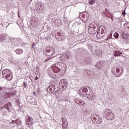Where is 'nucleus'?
Listing matches in <instances>:
<instances>
[{"mask_svg": "<svg viewBox=\"0 0 129 129\" xmlns=\"http://www.w3.org/2000/svg\"><path fill=\"white\" fill-rule=\"evenodd\" d=\"M2 75L4 78L8 81H11L13 79V74L9 69L4 70L2 72Z\"/></svg>", "mask_w": 129, "mask_h": 129, "instance_id": "nucleus-1", "label": "nucleus"}, {"mask_svg": "<svg viewBox=\"0 0 129 129\" xmlns=\"http://www.w3.org/2000/svg\"><path fill=\"white\" fill-rule=\"evenodd\" d=\"M96 27H97V24L96 22H92L89 27L88 29V33L91 35H94L97 32V29L96 30Z\"/></svg>", "mask_w": 129, "mask_h": 129, "instance_id": "nucleus-2", "label": "nucleus"}, {"mask_svg": "<svg viewBox=\"0 0 129 129\" xmlns=\"http://www.w3.org/2000/svg\"><path fill=\"white\" fill-rule=\"evenodd\" d=\"M88 89L86 88H81L79 90V94L80 96H85L87 94Z\"/></svg>", "mask_w": 129, "mask_h": 129, "instance_id": "nucleus-3", "label": "nucleus"}, {"mask_svg": "<svg viewBox=\"0 0 129 129\" xmlns=\"http://www.w3.org/2000/svg\"><path fill=\"white\" fill-rule=\"evenodd\" d=\"M67 84H68V83L65 79L60 80L59 82V85L61 86L62 89H66V87H67Z\"/></svg>", "mask_w": 129, "mask_h": 129, "instance_id": "nucleus-4", "label": "nucleus"}, {"mask_svg": "<svg viewBox=\"0 0 129 129\" xmlns=\"http://www.w3.org/2000/svg\"><path fill=\"white\" fill-rule=\"evenodd\" d=\"M74 101L76 103H77V104H79L82 106H85V105H86V103H85V102H84L83 100L78 98L75 99Z\"/></svg>", "mask_w": 129, "mask_h": 129, "instance_id": "nucleus-5", "label": "nucleus"}, {"mask_svg": "<svg viewBox=\"0 0 129 129\" xmlns=\"http://www.w3.org/2000/svg\"><path fill=\"white\" fill-rule=\"evenodd\" d=\"M47 92L53 93L55 91V85H50L46 89Z\"/></svg>", "mask_w": 129, "mask_h": 129, "instance_id": "nucleus-6", "label": "nucleus"}, {"mask_svg": "<svg viewBox=\"0 0 129 129\" xmlns=\"http://www.w3.org/2000/svg\"><path fill=\"white\" fill-rule=\"evenodd\" d=\"M26 124L27 125H29V126H31V125L33 124V118L32 117L29 116L28 118L26 119Z\"/></svg>", "mask_w": 129, "mask_h": 129, "instance_id": "nucleus-7", "label": "nucleus"}, {"mask_svg": "<svg viewBox=\"0 0 129 129\" xmlns=\"http://www.w3.org/2000/svg\"><path fill=\"white\" fill-rule=\"evenodd\" d=\"M97 34L96 35V37L97 39H102L103 38L104 35L101 34L100 33V27L97 29Z\"/></svg>", "mask_w": 129, "mask_h": 129, "instance_id": "nucleus-8", "label": "nucleus"}, {"mask_svg": "<svg viewBox=\"0 0 129 129\" xmlns=\"http://www.w3.org/2000/svg\"><path fill=\"white\" fill-rule=\"evenodd\" d=\"M96 68L98 69H101L103 67V62H97L96 66Z\"/></svg>", "mask_w": 129, "mask_h": 129, "instance_id": "nucleus-9", "label": "nucleus"}, {"mask_svg": "<svg viewBox=\"0 0 129 129\" xmlns=\"http://www.w3.org/2000/svg\"><path fill=\"white\" fill-rule=\"evenodd\" d=\"M52 69L54 73H58L60 71V69L56 66H53Z\"/></svg>", "mask_w": 129, "mask_h": 129, "instance_id": "nucleus-10", "label": "nucleus"}, {"mask_svg": "<svg viewBox=\"0 0 129 129\" xmlns=\"http://www.w3.org/2000/svg\"><path fill=\"white\" fill-rule=\"evenodd\" d=\"M36 10H38L40 12L41 10L43 8V7H42L41 4H37L36 6Z\"/></svg>", "mask_w": 129, "mask_h": 129, "instance_id": "nucleus-11", "label": "nucleus"}, {"mask_svg": "<svg viewBox=\"0 0 129 129\" xmlns=\"http://www.w3.org/2000/svg\"><path fill=\"white\" fill-rule=\"evenodd\" d=\"M121 55V52H120L118 50H116L115 52V54H114V57H117V56H120Z\"/></svg>", "mask_w": 129, "mask_h": 129, "instance_id": "nucleus-12", "label": "nucleus"}, {"mask_svg": "<svg viewBox=\"0 0 129 129\" xmlns=\"http://www.w3.org/2000/svg\"><path fill=\"white\" fill-rule=\"evenodd\" d=\"M17 54H23V49H18L17 50Z\"/></svg>", "mask_w": 129, "mask_h": 129, "instance_id": "nucleus-13", "label": "nucleus"}, {"mask_svg": "<svg viewBox=\"0 0 129 129\" xmlns=\"http://www.w3.org/2000/svg\"><path fill=\"white\" fill-rule=\"evenodd\" d=\"M89 5H93L94 4H95V0H89Z\"/></svg>", "mask_w": 129, "mask_h": 129, "instance_id": "nucleus-14", "label": "nucleus"}, {"mask_svg": "<svg viewBox=\"0 0 129 129\" xmlns=\"http://www.w3.org/2000/svg\"><path fill=\"white\" fill-rule=\"evenodd\" d=\"M119 36V34H118L117 33H115L114 34V37L115 38V39H117L118 37Z\"/></svg>", "mask_w": 129, "mask_h": 129, "instance_id": "nucleus-15", "label": "nucleus"}, {"mask_svg": "<svg viewBox=\"0 0 129 129\" xmlns=\"http://www.w3.org/2000/svg\"><path fill=\"white\" fill-rule=\"evenodd\" d=\"M5 40V37L4 35H0V42H3Z\"/></svg>", "mask_w": 129, "mask_h": 129, "instance_id": "nucleus-16", "label": "nucleus"}, {"mask_svg": "<svg viewBox=\"0 0 129 129\" xmlns=\"http://www.w3.org/2000/svg\"><path fill=\"white\" fill-rule=\"evenodd\" d=\"M101 117H99V119H98V121L97 122V124H100V123H101L102 121H101Z\"/></svg>", "mask_w": 129, "mask_h": 129, "instance_id": "nucleus-17", "label": "nucleus"}, {"mask_svg": "<svg viewBox=\"0 0 129 129\" xmlns=\"http://www.w3.org/2000/svg\"><path fill=\"white\" fill-rule=\"evenodd\" d=\"M100 33H101V35H103V34H104V30H103V29H101V31L100 32Z\"/></svg>", "mask_w": 129, "mask_h": 129, "instance_id": "nucleus-18", "label": "nucleus"}, {"mask_svg": "<svg viewBox=\"0 0 129 129\" xmlns=\"http://www.w3.org/2000/svg\"><path fill=\"white\" fill-rule=\"evenodd\" d=\"M91 118H92L93 120H95V121L96 120V119H97V118H96V117L95 116H92Z\"/></svg>", "mask_w": 129, "mask_h": 129, "instance_id": "nucleus-19", "label": "nucleus"}, {"mask_svg": "<svg viewBox=\"0 0 129 129\" xmlns=\"http://www.w3.org/2000/svg\"><path fill=\"white\" fill-rule=\"evenodd\" d=\"M116 72L117 73H119V68H116Z\"/></svg>", "mask_w": 129, "mask_h": 129, "instance_id": "nucleus-20", "label": "nucleus"}, {"mask_svg": "<svg viewBox=\"0 0 129 129\" xmlns=\"http://www.w3.org/2000/svg\"><path fill=\"white\" fill-rule=\"evenodd\" d=\"M23 84H24V86L25 88L27 87V83H26L24 82Z\"/></svg>", "mask_w": 129, "mask_h": 129, "instance_id": "nucleus-21", "label": "nucleus"}, {"mask_svg": "<svg viewBox=\"0 0 129 129\" xmlns=\"http://www.w3.org/2000/svg\"><path fill=\"white\" fill-rule=\"evenodd\" d=\"M122 15H123V17H124V16H125V11H124L122 12Z\"/></svg>", "mask_w": 129, "mask_h": 129, "instance_id": "nucleus-22", "label": "nucleus"}, {"mask_svg": "<svg viewBox=\"0 0 129 129\" xmlns=\"http://www.w3.org/2000/svg\"><path fill=\"white\" fill-rule=\"evenodd\" d=\"M46 52H47V53H50V49H47V50H46Z\"/></svg>", "mask_w": 129, "mask_h": 129, "instance_id": "nucleus-23", "label": "nucleus"}, {"mask_svg": "<svg viewBox=\"0 0 129 129\" xmlns=\"http://www.w3.org/2000/svg\"><path fill=\"white\" fill-rule=\"evenodd\" d=\"M82 18H84L85 17V14H83L82 15Z\"/></svg>", "mask_w": 129, "mask_h": 129, "instance_id": "nucleus-24", "label": "nucleus"}, {"mask_svg": "<svg viewBox=\"0 0 129 129\" xmlns=\"http://www.w3.org/2000/svg\"><path fill=\"white\" fill-rule=\"evenodd\" d=\"M35 80H38V77L36 76L35 77Z\"/></svg>", "mask_w": 129, "mask_h": 129, "instance_id": "nucleus-25", "label": "nucleus"}, {"mask_svg": "<svg viewBox=\"0 0 129 129\" xmlns=\"http://www.w3.org/2000/svg\"><path fill=\"white\" fill-rule=\"evenodd\" d=\"M32 46H33V47H34V46H35V43H33Z\"/></svg>", "mask_w": 129, "mask_h": 129, "instance_id": "nucleus-26", "label": "nucleus"}, {"mask_svg": "<svg viewBox=\"0 0 129 129\" xmlns=\"http://www.w3.org/2000/svg\"><path fill=\"white\" fill-rule=\"evenodd\" d=\"M107 111H110V109H108Z\"/></svg>", "mask_w": 129, "mask_h": 129, "instance_id": "nucleus-27", "label": "nucleus"}, {"mask_svg": "<svg viewBox=\"0 0 129 129\" xmlns=\"http://www.w3.org/2000/svg\"><path fill=\"white\" fill-rule=\"evenodd\" d=\"M119 76H121V75H118V77H119Z\"/></svg>", "mask_w": 129, "mask_h": 129, "instance_id": "nucleus-28", "label": "nucleus"}, {"mask_svg": "<svg viewBox=\"0 0 129 129\" xmlns=\"http://www.w3.org/2000/svg\"><path fill=\"white\" fill-rule=\"evenodd\" d=\"M48 59H47V60H45V62H46V61H48Z\"/></svg>", "mask_w": 129, "mask_h": 129, "instance_id": "nucleus-29", "label": "nucleus"}, {"mask_svg": "<svg viewBox=\"0 0 129 129\" xmlns=\"http://www.w3.org/2000/svg\"><path fill=\"white\" fill-rule=\"evenodd\" d=\"M96 117H97V116H97V115H96Z\"/></svg>", "mask_w": 129, "mask_h": 129, "instance_id": "nucleus-30", "label": "nucleus"}, {"mask_svg": "<svg viewBox=\"0 0 129 129\" xmlns=\"http://www.w3.org/2000/svg\"><path fill=\"white\" fill-rule=\"evenodd\" d=\"M88 88H90V87H89Z\"/></svg>", "mask_w": 129, "mask_h": 129, "instance_id": "nucleus-31", "label": "nucleus"}, {"mask_svg": "<svg viewBox=\"0 0 129 129\" xmlns=\"http://www.w3.org/2000/svg\"><path fill=\"white\" fill-rule=\"evenodd\" d=\"M54 54H55V52H54Z\"/></svg>", "mask_w": 129, "mask_h": 129, "instance_id": "nucleus-32", "label": "nucleus"}]
</instances>
